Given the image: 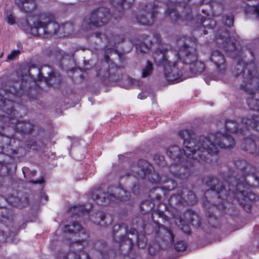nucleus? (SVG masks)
<instances>
[{
    "mask_svg": "<svg viewBox=\"0 0 259 259\" xmlns=\"http://www.w3.org/2000/svg\"><path fill=\"white\" fill-rule=\"evenodd\" d=\"M179 136L184 140L183 151L185 155L198 161L208 162L210 156L218 154L219 147L232 148L235 145L234 139L227 134L218 133L209 134L207 137L194 138L191 131L185 130L180 131Z\"/></svg>",
    "mask_w": 259,
    "mask_h": 259,
    "instance_id": "f257e3e1",
    "label": "nucleus"
},
{
    "mask_svg": "<svg viewBox=\"0 0 259 259\" xmlns=\"http://www.w3.org/2000/svg\"><path fill=\"white\" fill-rule=\"evenodd\" d=\"M225 127L231 133L246 135L248 133L249 127L256 131L259 130V115H253L250 118H243L240 123L235 120H227Z\"/></svg>",
    "mask_w": 259,
    "mask_h": 259,
    "instance_id": "f03ea898",
    "label": "nucleus"
},
{
    "mask_svg": "<svg viewBox=\"0 0 259 259\" xmlns=\"http://www.w3.org/2000/svg\"><path fill=\"white\" fill-rule=\"evenodd\" d=\"M60 30L58 23L51 21L49 18L41 17L39 20L34 23L31 32L35 36L48 37L56 34Z\"/></svg>",
    "mask_w": 259,
    "mask_h": 259,
    "instance_id": "7ed1b4c3",
    "label": "nucleus"
},
{
    "mask_svg": "<svg viewBox=\"0 0 259 259\" xmlns=\"http://www.w3.org/2000/svg\"><path fill=\"white\" fill-rule=\"evenodd\" d=\"M114 194H105L99 189L93 190L92 197L97 203L101 205H106L111 202L126 201L129 199L127 192L121 188H115Z\"/></svg>",
    "mask_w": 259,
    "mask_h": 259,
    "instance_id": "20e7f679",
    "label": "nucleus"
},
{
    "mask_svg": "<svg viewBox=\"0 0 259 259\" xmlns=\"http://www.w3.org/2000/svg\"><path fill=\"white\" fill-rule=\"evenodd\" d=\"M208 185L210 187V189L206 191L205 195L206 196L211 195L213 197V199H218L217 201H213L214 205L217 206L219 205L224 198L230 194V193L227 191L224 184L216 178H211L208 182Z\"/></svg>",
    "mask_w": 259,
    "mask_h": 259,
    "instance_id": "39448f33",
    "label": "nucleus"
},
{
    "mask_svg": "<svg viewBox=\"0 0 259 259\" xmlns=\"http://www.w3.org/2000/svg\"><path fill=\"white\" fill-rule=\"evenodd\" d=\"M110 17V14L107 10L105 12L101 10L92 13L90 17L87 18L82 24V29L88 31L94 27L102 26L107 23Z\"/></svg>",
    "mask_w": 259,
    "mask_h": 259,
    "instance_id": "423d86ee",
    "label": "nucleus"
},
{
    "mask_svg": "<svg viewBox=\"0 0 259 259\" xmlns=\"http://www.w3.org/2000/svg\"><path fill=\"white\" fill-rule=\"evenodd\" d=\"M149 181L155 184H166L164 188L168 191L175 189L177 187V183L171 178L168 177V172L161 176L156 172L154 168L147 176Z\"/></svg>",
    "mask_w": 259,
    "mask_h": 259,
    "instance_id": "0eeeda50",
    "label": "nucleus"
},
{
    "mask_svg": "<svg viewBox=\"0 0 259 259\" xmlns=\"http://www.w3.org/2000/svg\"><path fill=\"white\" fill-rule=\"evenodd\" d=\"M244 75L241 88L249 94H254L259 89V77L253 75L251 70H247L246 72L245 71Z\"/></svg>",
    "mask_w": 259,
    "mask_h": 259,
    "instance_id": "6e6552de",
    "label": "nucleus"
},
{
    "mask_svg": "<svg viewBox=\"0 0 259 259\" xmlns=\"http://www.w3.org/2000/svg\"><path fill=\"white\" fill-rule=\"evenodd\" d=\"M163 72L166 80L172 83H175L185 79L183 72L182 66H163Z\"/></svg>",
    "mask_w": 259,
    "mask_h": 259,
    "instance_id": "1a4fd4ad",
    "label": "nucleus"
},
{
    "mask_svg": "<svg viewBox=\"0 0 259 259\" xmlns=\"http://www.w3.org/2000/svg\"><path fill=\"white\" fill-rule=\"evenodd\" d=\"M90 253L93 259H104L108 256L109 248L106 242L103 240L92 242L90 245Z\"/></svg>",
    "mask_w": 259,
    "mask_h": 259,
    "instance_id": "9d476101",
    "label": "nucleus"
},
{
    "mask_svg": "<svg viewBox=\"0 0 259 259\" xmlns=\"http://www.w3.org/2000/svg\"><path fill=\"white\" fill-rule=\"evenodd\" d=\"M153 170V166L147 161L142 159L131 166V170L134 176L141 179H145Z\"/></svg>",
    "mask_w": 259,
    "mask_h": 259,
    "instance_id": "9b49d317",
    "label": "nucleus"
},
{
    "mask_svg": "<svg viewBox=\"0 0 259 259\" xmlns=\"http://www.w3.org/2000/svg\"><path fill=\"white\" fill-rule=\"evenodd\" d=\"M97 71V76L101 79H105L111 76H117L118 77L116 80H118L121 75V67L119 66H112L111 68L109 66H98L96 68Z\"/></svg>",
    "mask_w": 259,
    "mask_h": 259,
    "instance_id": "f8f14e48",
    "label": "nucleus"
},
{
    "mask_svg": "<svg viewBox=\"0 0 259 259\" xmlns=\"http://www.w3.org/2000/svg\"><path fill=\"white\" fill-rule=\"evenodd\" d=\"M234 163L238 169L240 170L244 175L251 174V176L254 179L256 184L259 185V176L254 172L255 168L252 165L243 159L236 160Z\"/></svg>",
    "mask_w": 259,
    "mask_h": 259,
    "instance_id": "ddd939ff",
    "label": "nucleus"
},
{
    "mask_svg": "<svg viewBox=\"0 0 259 259\" xmlns=\"http://www.w3.org/2000/svg\"><path fill=\"white\" fill-rule=\"evenodd\" d=\"M241 185H237L235 197L241 204H246L248 201L255 200V196L254 194L245 190H241Z\"/></svg>",
    "mask_w": 259,
    "mask_h": 259,
    "instance_id": "4468645a",
    "label": "nucleus"
},
{
    "mask_svg": "<svg viewBox=\"0 0 259 259\" xmlns=\"http://www.w3.org/2000/svg\"><path fill=\"white\" fill-rule=\"evenodd\" d=\"M166 154L175 161V164L181 162L182 152L179 147L176 145L169 146L166 150Z\"/></svg>",
    "mask_w": 259,
    "mask_h": 259,
    "instance_id": "2eb2a0df",
    "label": "nucleus"
},
{
    "mask_svg": "<svg viewBox=\"0 0 259 259\" xmlns=\"http://www.w3.org/2000/svg\"><path fill=\"white\" fill-rule=\"evenodd\" d=\"M190 175V171L188 169L183 168L181 169L179 171L177 172L174 170V167L171 166L168 172V177L171 178L172 180V177L175 179L184 181L187 180Z\"/></svg>",
    "mask_w": 259,
    "mask_h": 259,
    "instance_id": "dca6fc26",
    "label": "nucleus"
},
{
    "mask_svg": "<svg viewBox=\"0 0 259 259\" xmlns=\"http://www.w3.org/2000/svg\"><path fill=\"white\" fill-rule=\"evenodd\" d=\"M186 221L192 224L195 227H199L201 225V219L199 215L192 210H188L184 213Z\"/></svg>",
    "mask_w": 259,
    "mask_h": 259,
    "instance_id": "f3484780",
    "label": "nucleus"
},
{
    "mask_svg": "<svg viewBox=\"0 0 259 259\" xmlns=\"http://www.w3.org/2000/svg\"><path fill=\"white\" fill-rule=\"evenodd\" d=\"M87 244V242L84 240L78 241L72 243V248L74 250H77L80 255V259H93L90 257L89 255L82 251L84 247Z\"/></svg>",
    "mask_w": 259,
    "mask_h": 259,
    "instance_id": "a211bd4d",
    "label": "nucleus"
},
{
    "mask_svg": "<svg viewBox=\"0 0 259 259\" xmlns=\"http://www.w3.org/2000/svg\"><path fill=\"white\" fill-rule=\"evenodd\" d=\"M184 195L182 194V191L180 193L172 195L169 199V202L170 205L176 208H180L181 205H185Z\"/></svg>",
    "mask_w": 259,
    "mask_h": 259,
    "instance_id": "6ab92c4d",
    "label": "nucleus"
},
{
    "mask_svg": "<svg viewBox=\"0 0 259 259\" xmlns=\"http://www.w3.org/2000/svg\"><path fill=\"white\" fill-rule=\"evenodd\" d=\"M137 20L142 25H150L153 22V14L146 11L141 12L140 14L137 15Z\"/></svg>",
    "mask_w": 259,
    "mask_h": 259,
    "instance_id": "aec40b11",
    "label": "nucleus"
},
{
    "mask_svg": "<svg viewBox=\"0 0 259 259\" xmlns=\"http://www.w3.org/2000/svg\"><path fill=\"white\" fill-rule=\"evenodd\" d=\"M189 71L184 72V78L192 77L203 72L205 70V66H189Z\"/></svg>",
    "mask_w": 259,
    "mask_h": 259,
    "instance_id": "412c9836",
    "label": "nucleus"
},
{
    "mask_svg": "<svg viewBox=\"0 0 259 259\" xmlns=\"http://www.w3.org/2000/svg\"><path fill=\"white\" fill-rule=\"evenodd\" d=\"M182 194L184 195L185 204L194 205L196 203L197 200L195 195L191 191L183 188L182 190Z\"/></svg>",
    "mask_w": 259,
    "mask_h": 259,
    "instance_id": "4be33fe9",
    "label": "nucleus"
},
{
    "mask_svg": "<svg viewBox=\"0 0 259 259\" xmlns=\"http://www.w3.org/2000/svg\"><path fill=\"white\" fill-rule=\"evenodd\" d=\"M211 60L215 65H223L225 63L224 56L218 51H215L212 52Z\"/></svg>",
    "mask_w": 259,
    "mask_h": 259,
    "instance_id": "5701e85b",
    "label": "nucleus"
},
{
    "mask_svg": "<svg viewBox=\"0 0 259 259\" xmlns=\"http://www.w3.org/2000/svg\"><path fill=\"white\" fill-rule=\"evenodd\" d=\"M176 223L178 227L182 230L185 233L189 234L190 233V227L188 224H186V220H183L181 217L176 218L175 220Z\"/></svg>",
    "mask_w": 259,
    "mask_h": 259,
    "instance_id": "b1692460",
    "label": "nucleus"
},
{
    "mask_svg": "<svg viewBox=\"0 0 259 259\" xmlns=\"http://www.w3.org/2000/svg\"><path fill=\"white\" fill-rule=\"evenodd\" d=\"M80 225L76 222H73L71 225H66L64 229L65 233H76L80 230Z\"/></svg>",
    "mask_w": 259,
    "mask_h": 259,
    "instance_id": "393cba45",
    "label": "nucleus"
},
{
    "mask_svg": "<svg viewBox=\"0 0 259 259\" xmlns=\"http://www.w3.org/2000/svg\"><path fill=\"white\" fill-rule=\"evenodd\" d=\"M62 80V77L58 73L52 72L49 74V82L51 85L57 86L59 85Z\"/></svg>",
    "mask_w": 259,
    "mask_h": 259,
    "instance_id": "a878e982",
    "label": "nucleus"
},
{
    "mask_svg": "<svg viewBox=\"0 0 259 259\" xmlns=\"http://www.w3.org/2000/svg\"><path fill=\"white\" fill-rule=\"evenodd\" d=\"M245 147L244 150L250 153H253L255 152L256 147L254 142L251 139H245Z\"/></svg>",
    "mask_w": 259,
    "mask_h": 259,
    "instance_id": "bb28decb",
    "label": "nucleus"
},
{
    "mask_svg": "<svg viewBox=\"0 0 259 259\" xmlns=\"http://www.w3.org/2000/svg\"><path fill=\"white\" fill-rule=\"evenodd\" d=\"M247 102L250 109L259 111V98L249 97Z\"/></svg>",
    "mask_w": 259,
    "mask_h": 259,
    "instance_id": "cd10ccee",
    "label": "nucleus"
},
{
    "mask_svg": "<svg viewBox=\"0 0 259 259\" xmlns=\"http://www.w3.org/2000/svg\"><path fill=\"white\" fill-rule=\"evenodd\" d=\"M192 51H194L192 48L186 45L182 46L178 52V56L180 58L188 57L189 55H191V53Z\"/></svg>",
    "mask_w": 259,
    "mask_h": 259,
    "instance_id": "c85d7f7f",
    "label": "nucleus"
},
{
    "mask_svg": "<svg viewBox=\"0 0 259 259\" xmlns=\"http://www.w3.org/2000/svg\"><path fill=\"white\" fill-rule=\"evenodd\" d=\"M248 66H234L233 69V73L236 76L242 75L243 79L244 78V73L246 72L247 70H251L247 67Z\"/></svg>",
    "mask_w": 259,
    "mask_h": 259,
    "instance_id": "c756f323",
    "label": "nucleus"
},
{
    "mask_svg": "<svg viewBox=\"0 0 259 259\" xmlns=\"http://www.w3.org/2000/svg\"><path fill=\"white\" fill-rule=\"evenodd\" d=\"M153 58L157 65H161V64L166 65L167 64V60L164 59V54L161 52L155 53Z\"/></svg>",
    "mask_w": 259,
    "mask_h": 259,
    "instance_id": "7c9ffc66",
    "label": "nucleus"
},
{
    "mask_svg": "<svg viewBox=\"0 0 259 259\" xmlns=\"http://www.w3.org/2000/svg\"><path fill=\"white\" fill-rule=\"evenodd\" d=\"M72 247V245L71 246ZM72 250L67 253L64 256L63 259H80V253L77 250H74L71 248Z\"/></svg>",
    "mask_w": 259,
    "mask_h": 259,
    "instance_id": "2f4dec72",
    "label": "nucleus"
},
{
    "mask_svg": "<svg viewBox=\"0 0 259 259\" xmlns=\"http://www.w3.org/2000/svg\"><path fill=\"white\" fill-rule=\"evenodd\" d=\"M153 159L155 164L160 167H164L166 164L164 156L159 154L154 155Z\"/></svg>",
    "mask_w": 259,
    "mask_h": 259,
    "instance_id": "473e14b6",
    "label": "nucleus"
},
{
    "mask_svg": "<svg viewBox=\"0 0 259 259\" xmlns=\"http://www.w3.org/2000/svg\"><path fill=\"white\" fill-rule=\"evenodd\" d=\"M153 71L152 66H143L141 69L142 77H146L150 75Z\"/></svg>",
    "mask_w": 259,
    "mask_h": 259,
    "instance_id": "72a5a7b5",
    "label": "nucleus"
},
{
    "mask_svg": "<svg viewBox=\"0 0 259 259\" xmlns=\"http://www.w3.org/2000/svg\"><path fill=\"white\" fill-rule=\"evenodd\" d=\"M60 28L63 29V32L64 34L69 35L73 32V26L70 23H65Z\"/></svg>",
    "mask_w": 259,
    "mask_h": 259,
    "instance_id": "f704fd0d",
    "label": "nucleus"
},
{
    "mask_svg": "<svg viewBox=\"0 0 259 259\" xmlns=\"http://www.w3.org/2000/svg\"><path fill=\"white\" fill-rule=\"evenodd\" d=\"M71 211L72 213L76 215H79L80 213H84L85 212H87V209L85 208L84 206H75L71 208Z\"/></svg>",
    "mask_w": 259,
    "mask_h": 259,
    "instance_id": "c9c22d12",
    "label": "nucleus"
},
{
    "mask_svg": "<svg viewBox=\"0 0 259 259\" xmlns=\"http://www.w3.org/2000/svg\"><path fill=\"white\" fill-rule=\"evenodd\" d=\"M136 47L137 51L138 52H140L141 53H146L149 50V48L147 45L143 42H140L139 44H136Z\"/></svg>",
    "mask_w": 259,
    "mask_h": 259,
    "instance_id": "e433bc0d",
    "label": "nucleus"
},
{
    "mask_svg": "<svg viewBox=\"0 0 259 259\" xmlns=\"http://www.w3.org/2000/svg\"><path fill=\"white\" fill-rule=\"evenodd\" d=\"M223 22L225 25L231 27L233 25V19L232 16L226 15L223 17Z\"/></svg>",
    "mask_w": 259,
    "mask_h": 259,
    "instance_id": "4c0bfd02",
    "label": "nucleus"
},
{
    "mask_svg": "<svg viewBox=\"0 0 259 259\" xmlns=\"http://www.w3.org/2000/svg\"><path fill=\"white\" fill-rule=\"evenodd\" d=\"M20 53L19 50H13L7 56L8 61L14 60Z\"/></svg>",
    "mask_w": 259,
    "mask_h": 259,
    "instance_id": "58836bf2",
    "label": "nucleus"
},
{
    "mask_svg": "<svg viewBox=\"0 0 259 259\" xmlns=\"http://www.w3.org/2000/svg\"><path fill=\"white\" fill-rule=\"evenodd\" d=\"M122 41L123 38L120 36H115L113 37L111 39H109V42L110 46L114 47L116 43H119Z\"/></svg>",
    "mask_w": 259,
    "mask_h": 259,
    "instance_id": "ea45409f",
    "label": "nucleus"
},
{
    "mask_svg": "<svg viewBox=\"0 0 259 259\" xmlns=\"http://www.w3.org/2000/svg\"><path fill=\"white\" fill-rule=\"evenodd\" d=\"M175 248L178 251H184L186 248V243L184 241H179L176 244Z\"/></svg>",
    "mask_w": 259,
    "mask_h": 259,
    "instance_id": "a19ab883",
    "label": "nucleus"
},
{
    "mask_svg": "<svg viewBox=\"0 0 259 259\" xmlns=\"http://www.w3.org/2000/svg\"><path fill=\"white\" fill-rule=\"evenodd\" d=\"M167 13L173 20H177L179 18V15L175 10L167 11Z\"/></svg>",
    "mask_w": 259,
    "mask_h": 259,
    "instance_id": "79ce46f5",
    "label": "nucleus"
},
{
    "mask_svg": "<svg viewBox=\"0 0 259 259\" xmlns=\"http://www.w3.org/2000/svg\"><path fill=\"white\" fill-rule=\"evenodd\" d=\"M147 241L145 239L144 236L142 237V239L141 240L139 237H137V245L140 248H144L146 246Z\"/></svg>",
    "mask_w": 259,
    "mask_h": 259,
    "instance_id": "37998d69",
    "label": "nucleus"
},
{
    "mask_svg": "<svg viewBox=\"0 0 259 259\" xmlns=\"http://www.w3.org/2000/svg\"><path fill=\"white\" fill-rule=\"evenodd\" d=\"M128 81L132 85H136V86H140L142 84V82L139 80H137L134 78H128Z\"/></svg>",
    "mask_w": 259,
    "mask_h": 259,
    "instance_id": "c03bdc74",
    "label": "nucleus"
},
{
    "mask_svg": "<svg viewBox=\"0 0 259 259\" xmlns=\"http://www.w3.org/2000/svg\"><path fill=\"white\" fill-rule=\"evenodd\" d=\"M225 51H226V53L228 54V55H229L230 56H231L232 55L229 54L230 52H232L233 51H235V52L237 51V50L235 49V44L231 43L230 45V47H229V48L226 49Z\"/></svg>",
    "mask_w": 259,
    "mask_h": 259,
    "instance_id": "a18cd8bd",
    "label": "nucleus"
},
{
    "mask_svg": "<svg viewBox=\"0 0 259 259\" xmlns=\"http://www.w3.org/2000/svg\"><path fill=\"white\" fill-rule=\"evenodd\" d=\"M7 21L8 23L10 25H13L15 23V19L14 16L11 15H7Z\"/></svg>",
    "mask_w": 259,
    "mask_h": 259,
    "instance_id": "49530a36",
    "label": "nucleus"
},
{
    "mask_svg": "<svg viewBox=\"0 0 259 259\" xmlns=\"http://www.w3.org/2000/svg\"><path fill=\"white\" fill-rule=\"evenodd\" d=\"M123 229V230H125V228L124 226H121L119 225H115L113 228V235H115V231L120 229L121 230Z\"/></svg>",
    "mask_w": 259,
    "mask_h": 259,
    "instance_id": "de8ad7c7",
    "label": "nucleus"
},
{
    "mask_svg": "<svg viewBox=\"0 0 259 259\" xmlns=\"http://www.w3.org/2000/svg\"><path fill=\"white\" fill-rule=\"evenodd\" d=\"M97 215H98L101 221H103L106 218V215L102 212H100L99 213L97 214Z\"/></svg>",
    "mask_w": 259,
    "mask_h": 259,
    "instance_id": "09e8293b",
    "label": "nucleus"
},
{
    "mask_svg": "<svg viewBox=\"0 0 259 259\" xmlns=\"http://www.w3.org/2000/svg\"><path fill=\"white\" fill-rule=\"evenodd\" d=\"M138 98L140 99H144L147 97L146 93H141L138 95Z\"/></svg>",
    "mask_w": 259,
    "mask_h": 259,
    "instance_id": "8fccbe9b",
    "label": "nucleus"
},
{
    "mask_svg": "<svg viewBox=\"0 0 259 259\" xmlns=\"http://www.w3.org/2000/svg\"><path fill=\"white\" fill-rule=\"evenodd\" d=\"M30 182H31L33 184H42L44 182V179H42L41 180H37L36 181H33V180H32L30 181Z\"/></svg>",
    "mask_w": 259,
    "mask_h": 259,
    "instance_id": "3c124183",
    "label": "nucleus"
},
{
    "mask_svg": "<svg viewBox=\"0 0 259 259\" xmlns=\"http://www.w3.org/2000/svg\"><path fill=\"white\" fill-rule=\"evenodd\" d=\"M129 233H130L132 235H136L137 236V231L135 229L132 228L129 231Z\"/></svg>",
    "mask_w": 259,
    "mask_h": 259,
    "instance_id": "603ef678",
    "label": "nucleus"
},
{
    "mask_svg": "<svg viewBox=\"0 0 259 259\" xmlns=\"http://www.w3.org/2000/svg\"><path fill=\"white\" fill-rule=\"evenodd\" d=\"M166 232L169 235V236H170L171 238V241L172 242H174V234L172 233V232H171L170 230H168V229H166Z\"/></svg>",
    "mask_w": 259,
    "mask_h": 259,
    "instance_id": "864d4df0",
    "label": "nucleus"
},
{
    "mask_svg": "<svg viewBox=\"0 0 259 259\" xmlns=\"http://www.w3.org/2000/svg\"><path fill=\"white\" fill-rule=\"evenodd\" d=\"M254 12L258 15L259 17V5L253 7Z\"/></svg>",
    "mask_w": 259,
    "mask_h": 259,
    "instance_id": "5fc2aeb1",
    "label": "nucleus"
},
{
    "mask_svg": "<svg viewBox=\"0 0 259 259\" xmlns=\"http://www.w3.org/2000/svg\"><path fill=\"white\" fill-rule=\"evenodd\" d=\"M160 190V189L159 188H154V189L150 191V195L151 196L152 195L154 194L155 192Z\"/></svg>",
    "mask_w": 259,
    "mask_h": 259,
    "instance_id": "6e6d98bb",
    "label": "nucleus"
},
{
    "mask_svg": "<svg viewBox=\"0 0 259 259\" xmlns=\"http://www.w3.org/2000/svg\"><path fill=\"white\" fill-rule=\"evenodd\" d=\"M3 104H4V106H5L7 104H8V103H10V104H12V102L11 101H10L9 100H5L3 102Z\"/></svg>",
    "mask_w": 259,
    "mask_h": 259,
    "instance_id": "4d7b16f0",
    "label": "nucleus"
},
{
    "mask_svg": "<svg viewBox=\"0 0 259 259\" xmlns=\"http://www.w3.org/2000/svg\"><path fill=\"white\" fill-rule=\"evenodd\" d=\"M4 238V234L3 231L0 230V241H2Z\"/></svg>",
    "mask_w": 259,
    "mask_h": 259,
    "instance_id": "13d9d810",
    "label": "nucleus"
},
{
    "mask_svg": "<svg viewBox=\"0 0 259 259\" xmlns=\"http://www.w3.org/2000/svg\"><path fill=\"white\" fill-rule=\"evenodd\" d=\"M105 60L107 64L112 63L111 61L110 60L108 57L106 55L105 56Z\"/></svg>",
    "mask_w": 259,
    "mask_h": 259,
    "instance_id": "bf43d9fd",
    "label": "nucleus"
},
{
    "mask_svg": "<svg viewBox=\"0 0 259 259\" xmlns=\"http://www.w3.org/2000/svg\"><path fill=\"white\" fill-rule=\"evenodd\" d=\"M95 35L97 37L100 38L101 39H102V36L103 35L102 34H101L100 33H96Z\"/></svg>",
    "mask_w": 259,
    "mask_h": 259,
    "instance_id": "052dcab7",
    "label": "nucleus"
},
{
    "mask_svg": "<svg viewBox=\"0 0 259 259\" xmlns=\"http://www.w3.org/2000/svg\"><path fill=\"white\" fill-rule=\"evenodd\" d=\"M160 198V196L158 195L157 193H156V198L157 199H159Z\"/></svg>",
    "mask_w": 259,
    "mask_h": 259,
    "instance_id": "680f3d73",
    "label": "nucleus"
},
{
    "mask_svg": "<svg viewBox=\"0 0 259 259\" xmlns=\"http://www.w3.org/2000/svg\"><path fill=\"white\" fill-rule=\"evenodd\" d=\"M26 2L24 4V8H28L29 9V8L28 7H27V6H25V4H26Z\"/></svg>",
    "mask_w": 259,
    "mask_h": 259,
    "instance_id": "e2e57ef3",
    "label": "nucleus"
},
{
    "mask_svg": "<svg viewBox=\"0 0 259 259\" xmlns=\"http://www.w3.org/2000/svg\"><path fill=\"white\" fill-rule=\"evenodd\" d=\"M147 63H148L147 65H152V63L149 61H148L147 62Z\"/></svg>",
    "mask_w": 259,
    "mask_h": 259,
    "instance_id": "0e129e2a",
    "label": "nucleus"
},
{
    "mask_svg": "<svg viewBox=\"0 0 259 259\" xmlns=\"http://www.w3.org/2000/svg\"><path fill=\"white\" fill-rule=\"evenodd\" d=\"M181 41H182L181 39L178 41L179 45H181Z\"/></svg>",
    "mask_w": 259,
    "mask_h": 259,
    "instance_id": "69168bd1",
    "label": "nucleus"
},
{
    "mask_svg": "<svg viewBox=\"0 0 259 259\" xmlns=\"http://www.w3.org/2000/svg\"><path fill=\"white\" fill-rule=\"evenodd\" d=\"M32 4L31 8H32V9H33V8H34V3H33V2H32V4Z\"/></svg>",
    "mask_w": 259,
    "mask_h": 259,
    "instance_id": "338daca9",
    "label": "nucleus"
},
{
    "mask_svg": "<svg viewBox=\"0 0 259 259\" xmlns=\"http://www.w3.org/2000/svg\"><path fill=\"white\" fill-rule=\"evenodd\" d=\"M127 0H125V2ZM129 3H131L133 2V0H129Z\"/></svg>",
    "mask_w": 259,
    "mask_h": 259,
    "instance_id": "774afa93",
    "label": "nucleus"
}]
</instances>
